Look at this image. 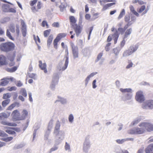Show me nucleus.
I'll use <instances>...</instances> for the list:
<instances>
[{
	"instance_id": "obj_35",
	"label": "nucleus",
	"mask_w": 153,
	"mask_h": 153,
	"mask_svg": "<svg viewBox=\"0 0 153 153\" xmlns=\"http://www.w3.org/2000/svg\"><path fill=\"white\" fill-rule=\"evenodd\" d=\"M153 150V144L150 145L146 149V153H150Z\"/></svg>"
},
{
	"instance_id": "obj_54",
	"label": "nucleus",
	"mask_w": 153,
	"mask_h": 153,
	"mask_svg": "<svg viewBox=\"0 0 153 153\" xmlns=\"http://www.w3.org/2000/svg\"><path fill=\"white\" fill-rule=\"evenodd\" d=\"M52 26L53 27H58L59 26V25L58 22H54L52 24Z\"/></svg>"
},
{
	"instance_id": "obj_19",
	"label": "nucleus",
	"mask_w": 153,
	"mask_h": 153,
	"mask_svg": "<svg viewBox=\"0 0 153 153\" xmlns=\"http://www.w3.org/2000/svg\"><path fill=\"white\" fill-rule=\"evenodd\" d=\"M69 19L70 24L72 27L74 26V25H76V24L77 20L75 17L73 16H69Z\"/></svg>"
},
{
	"instance_id": "obj_38",
	"label": "nucleus",
	"mask_w": 153,
	"mask_h": 153,
	"mask_svg": "<svg viewBox=\"0 0 153 153\" xmlns=\"http://www.w3.org/2000/svg\"><path fill=\"white\" fill-rule=\"evenodd\" d=\"M13 139V137H7L6 138H2L0 139L1 140L4 141L5 142H8L12 140Z\"/></svg>"
},
{
	"instance_id": "obj_4",
	"label": "nucleus",
	"mask_w": 153,
	"mask_h": 153,
	"mask_svg": "<svg viewBox=\"0 0 153 153\" xmlns=\"http://www.w3.org/2000/svg\"><path fill=\"white\" fill-rule=\"evenodd\" d=\"M135 128L129 130V133L131 134H140L143 133L145 131L143 128Z\"/></svg>"
},
{
	"instance_id": "obj_20",
	"label": "nucleus",
	"mask_w": 153,
	"mask_h": 153,
	"mask_svg": "<svg viewBox=\"0 0 153 153\" xmlns=\"http://www.w3.org/2000/svg\"><path fill=\"white\" fill-rule=\"evenodd\" d=\"M1 123L3 125L9 126H16L17 125L15 123H10L6 120L2 121L1 122Z\"/></svg>"
},
{
	"instance_id": "obj_11",
	"label": "nucleus",
	"mask_w": 153,
	"mask_h": 153,
	"mask_svg": "<svg viewBox=\"0 0 153 153\" xmlns=\"http://www.w3.org/2000/svg\"><path fill=\"white\" fill-rule=\"evenodd\" d=\"M21 25L22 27L21 29L22 34L24 37H25L26 35V26L24 21L23 20L21 21Z\"/></svg>"
},
{
	"instance_id": "obj_27",
	"label": "nucleus",
	"mask_w": 153,
	"mask_h": 153,
	"mask_svg": "<svg viewBox=\"0 0 153 153\" xmlns=\"http://www.w3.org/2000/svg\"><path fill=\"white\" fill-rule=\"evenodd\" d=\"M116 3L115 2H113L112 3H108L105 5H103L102 8V10H106L111 6L114 5Z\"/></svg>"
},
{
	"instance_id": "obj_62",
	"label": "nucleus",
	"mask_w": 153,
	"mask_h": 153,
	"mask_svg": "<svg viewBox=\"0 0 153 153\" xmlns=\"http://www.w3.org/2000/svg\"><path fill=\"white\" fill-rule=\"evenodd\" d=\"M8 12H11L13 13H15L16 12V10H15L14 8H9V10L8 11Z\"/></svg>"
},
{
	"instance_id": "obj_44",
	"label": "nucleus",
	"mask_w": 153,
	"mask_h": 153,
	"mask_svg": "<svg viewBox=\"0 0 153 153\" xmlns=\"http://www.w3.org/2000/svg\"><path fill=\"white\" fill-rule=\"evenodd\" d=\"M42 26L43 27H46V28H49V25L48 24V22L46 21H43L41 24Z\"/></svg>"
},
{
	"instance_id": "obj_47",
	"label": "nucleus",
	"mask_w": 153,
	"mask_h": 153,
	"mask_svg": "<svg viewBox=\"0 0 153 153\" xmlns=\"http://www.w3.org/2000/svg\"><path fill=\"white\" fill-rule=\"evenodd\" d=\"M21 94L25 97H26L27 96V94L26 91L24 89L22 88L20 91Z\"/></svg>"
},
{
	"instance_id": "obj_41",
	"label": "nucleus",
	"mask_w": 153,
	"mask_h": 153,
	"mask_svg": "<svg viewBox=\"0 0 153 153\" xmlns=\"http://www.w3.org/2000/svg\"><path fill=\"white\" fill-rule=\"evenodd\" d=\"M6 35L10 39L12 40H14V38L11 36L10 33L8 30H7Z\"/></svg>"
},
{
	"instance_id": "obj_29",
	"label": "nucleus",
	"mask_w": 153,
	"mask_h": 153,
	"mask_svg": "<svg viewBox=\"0 0 153 153\" xmlns=\"http://www.w3.org/2000/svg\"><path fill=\"white\" fill-rule=\"evenodd\" d=\"M138 48V46L136 45H133L130 47L128 48L131 52H132V53L135 52Z\"/></svg>"
},
{
	"instance_id": "obj_42",
	"label": "nucleus",
	"mask_w": 153,
	"mask_h": 153,
	"mask_svg": "<svg viewBox=\"0 0 153 153\" xmlns=\"http://www.w3.org/2000/svg\"><path fill=\"white\" fill-rule=\"evenodd\" d=\"M51 31V30L49 29L44 31L43 33L44 36L45 37H47L50 34V33Z\"/></svg>"
},
{
	"instance_id": "obj_64",
	"label": "nucleus",
	"mask_w": 153,
	"mask_h": 153,
	"mask_svg": "<svg viewBox=\"0 0 153 153\" xmlns=\"http://www.w3.org/2000/svg\"><path fill=\"white\" fill-rule=\"evenodd\" d=\"M74 119L73 115L72 114H70L68 117L69 120L70 122H72Z\"/></svg>"
},
{
	"instance_id": "obj_3",
	"label": "nucleus",
	"mask_w": 153,
	"mask_h": 153,
	"mask_svg": "<svg viewBox=\"0 0 153 153\" xmlns=\"http://www.w3.org/2000/svg\"><path fill=\"white\" fill-rule=\"evenodd\" d=\"M135 98L136 100L139 102L141 103L145 100L144 96L143 91H139L136 92Z\"/></svg>"
},
{
	"instance_id": "obj_28",
	"label": "nucleus",
	"mask_w": 153,
	"mask_h": 153,
	"mask_svg": "<svg viewBox=\"0 0 153 153\" xmlns=\"http://www.w3.org/2000/svg\"><path fill=\"white\" fill-rule=\"evenodd\" d=\"M66 51H67V55L66 56V59L65 61V67H64V68H62L63 70H65V69L67 68L68 66V51L67 50Z\"/></svg>"
},
{
	"instance_id": "obj_48",
	"label": "nucleus",
	"mask_w": 153,
	"mask_h": 153,
	"mask_svg": "<svg viewBox=\"0 0 153 153\" xmlns=\"http://www.w3.org/2000/svg\"><path fill=\"white\" fill-rule=\"evenodd\" d=\"M128 64L126 67V69L129 68L133 66V63L131 60H129L128 61Z\"/></svg>"
},
{
	"instance_id": "obj_45",
	"label": "nucleus",
	"mask_w": 153,
	"mask_h": 153,
	"mask_svg": "<svg viewBox=\"0 0 153 153\" xmlns=\"http://www.w3.org/2000/svg\"><path fill=\"white\" fill-rule=\"evenodd\" d=\"M11 97V95L9 93H7L4 94L3 95V99H8Z\"/></svg>"
},
{
	"instance_id": "obj_49",
	"label": "nucleus",
	"mask_w": 153,
	"mask_h": 153,
	"mask_svg": "<svg viewBox=\"0 0 153 153\" xmlns=\"http://www.w3.org/2000/svg\"><path fill=\"white\" fill-rule=\"evenodd\" d=\"M8 135L4 131L0 130V136L1 137H7Z\"/></svg>"
},
{
	"instance_id": "obj_6",
	"label": "nucleus",
	"mask_w": 153,
	"mask_h": 153,
	"mask_svg": "<svg viewBox=\"0 0 153 153\" xmlns=\"http://www.w3.org/2000/svg\"><path fill=\"white\" fill-rule=\"evenodd\" d=\"M70 45L74 58H78V51L77 46L75 45L74 43L73 42L71 43Z\"/></svg>"
},
{
	"instance_id": "obj_5",
	"label": "nucleus",
	"mask_w": 153,
	"mask_h": 153,
	"mask_svg": "<svg viewBox=\"0 0 153 153\" xmlns=\"http://www.w3.org/2000/svg\"><path fill=\"white\" fill-rule=\"evenodd\" d=\"M142 108L144 109L148 108L150 109L153 108V100H149L144 102L142 105Z\"/></svg>"
},
{
	"instance_id": "obj_21",
	"label": "nucleus",
	"mask_w": 153,
	"mask_h": 153,
	"mask_svg": "<svg viewBox=\"0 0 153 153\" xmlns=\"http://www.w3.org/2000/svg\"><path fill=\"white\" fill-rule=\"evenodd\" d=\"M28 112L27 110L24 109L22 112V115L21 116V118L19 119L20 120H24L28 116Z\"/></svg>"
},
{
	"instance_id": "obj_12",
	"label": "nucleus",
	"mask_w": 153,
	"mask_h": 153,
	"mask_svg": "<svg viewBox=\"0 0 153 153\" xmlns=\"http://www.w3.org/2000/svg\"><path fill=\"white\" fill-rule=\"evenodd\" d=\"M8 64V62L6 60V58L3 55L0 56V66L6 65Z\"/></svg>"
},
{
	"instance_id": "obj_52",
	"label": "nucleus",
	"mask_w": 153,
	"mask_h": 153,
	"mask_svg": "<svg viewBox=\"0 0 153 153\" xmlns=\"http://www.w3.org/2000/svg\"><path fill=\"white\" fill-rule=\"evenodd\" d=\"M111 45V43H108L105 47V49L106 51H108L110 49V46Z\"/></svg>"
},
{
	"instance_id": "obj_40",
	"label": "nucleus",
	"mask_w": 153,
	"mask_h": 153,
	"mask_svg": "<svg viewBox=\"0 0 153 153\" xmlns=\"http://www.w3.org/2000/svg\"><path fill=\"white\" fill-rule=\"evenodd\" d=\"M59 41V40L58 39H56V38L54 40L53 42V47L56 49H57V44Z\"/></svg>"
},
{
	"instance_id": "obj_32",
	"label": "nucleus",
	"mask_w": 153,
	"mask_h": 153,
	"mask_svg": "<svg viewBox=\"0 0 153 153\" xmlns=\"http://www.w3.org/2000/svg\"><path fill=\"white\" fill-rule=\"evenodd\" d=\"M132 54V52L128 49L125 51L123 54V56L124 57H126L129 56Z\"/></svg>"
},
{
	"instance_id": "obj_2",
	"label": "nucleus",
	"mask_w": 153,
	"mask_h": 153,
	"mask_svg": "<svg viewBox=\"0 0 153 153\" xmlns=\"http://www.w3.org/2000/svg\"><path fill=\"white\" fill-rule=\"evenodd\" d=\"M140 127L144 128L148 131L150 132L153 131V124L149 122H143L139 125Z\"/></svg>"
},
{
	"instance_id": "obj_58",
	"label": "nucleus",
	"mask_w": 153,
	"mask_h": 153,
	"mask_svg": "<svg viewBox=\"0 0 153 153\" xmlns=\"http://www.w3.org/2000/svg\"><path fill=\"white\" fill-rule=\"evenodd\" d=\"M65 7H66L65 5L62 4L59 6V8L60 9V10L62 11H63Z\"/></svg>"
},
{
	"instance_id": "obj_7",
	"label": "nucleus",
	"mask_w": 153,
	"mask_h": 153,
	"mask_svg": "<svg viewBox=\"0 0 153 153\" xmlns=\"http://www.w3.org/2000/svg\"><path fill=\"white\" fill-rule=\"evenodd\" d=\"M120 91L122 93H128L126 95V98L127 100L130 99L132 96V94H131L132 90L130 88L123 89L121 88L120 89Z\"/></svg>"
},
{
	"instance_id": "obj_9",
	"label": "nucleus",
	"mask_w": 153,
	"mask_h": 153,
	"mask_svg": "<svg viewBox=\"0 0 153 153\" xmlns=\"http://www.w3.org/2000/svg\"><path fill=\"white\" fill-rule=\"evenodd\" d=\"M115 30V28L114 27H112L111 28V31L112 32H114ZM115 31L114 33L112 35V36L114 38V43L115 44L116 43L118 38L119 36V33H118V31L116 29H115Z\"/></svg>"
},
{
	"instance_id": "obj_55",
	"label": "nucleus",
	"mask_w": 153,
	"mask_h": 153,
	"mask_svg": "<svg viewBox=\"0 0 153 153\" xmlns=\"http://www.w3.org/2000/svg\"><path fill=\"white\" fill-rule=\"evenodd\" d=\"M34 39L36 42H38L39 43H40V40L38 36H37L36 37L35 35H33Z\"/></svg>"
},
{
	"instance_id": "obj_15",
	"label": "nucleus",
	"mask_w": 153,
	"mask_h": 153,
	"mask_svg": "<svg viewBox=\"0 0 153 153\" xmlns=\"http://www.w3.org/2000/svg\"><path fill=\"white\" fill-rule=\"evenodd\" d=\"M131 24L132 23H128L123 28L122 27L119 28L117 30L121 34H123L124 33V32L126 31V30L129 26L131 25Z\"/></svg>"
},
{
	"instance_id": "obj_43",
	"label": "nucleus",
	"mask_w": 153,
	"mask_h": 153,
	"mask_svg": "<svg viewBox=\"0 0 153 153\" xmlns=\"http://www.w3.org/2000/svg\"><path fill=\"white\" fill-rule=\"evenodd\" d=\"M17 104L16 102H15L12 103L7 108V110H12L14 107H15Z\"/></svg>"
},
{
	"instance_id": "obj_50",
	"label": "nucleus",
	"mask_w": 153,
	"mask_h": 153,
	"mask_svg": "<svg viewBox=\"0 0 153 153\" xmlns=\"http://www.w3.org/2000/svg\"><path fill=\"white\" fill-rule=\"evenodd\" d=\"M130 19V16L129 15L128 16H126L125 17V18H124L125 21L126 22L128 23H131L130 22H129Z\"/></svg>"
},
{
	"instance_id": "obj_16",
	"label": "nucleus",
	"mask_w": 153,
	"mask_h": 153,
	"mask_svg": "<svg viewBox=\"0 0 153 153\" xmlns=\"http://www.w3.org/2000/svg\"><path fill=\"white\" fill-rule=\"evenodd\" d=\"M39 66L41 69L44 71L45 73H47V71L46 69V65L45 63H42V61L41 60L39 61Z\"/></svg>"
},
{
	"instance_id": "obj_60",
	"label": "nucleus",
	"mask_w": 153,
	"mask_h": 153,
	"mask_svg": "<svg viewBox=\"0 0 153 153\" xmlns=\"http://www.w3.org/2000/svg\"><path fill=\"white\" fill-rule=\"evenodd\" d=\"M93 29V27H90L89 29V35H88V39H89L90 38V35L91 34V32H92Z\"/></svg>"
},
{
	"instance_id": "obj_46",
	"label": "nucleus",
	"mask_w": 153,
	"mask_h": 153,
	"mask_svg": "<svg viewBox=\"0 0 153 153\" xmlns=\"http://www.w3.org/2000/svg\"><path fill=\"white\" fill-rule=\"evenodd\" d=\"M125 14V10L124 9H123L122 10L121 12L120 13L119 15L118 19H121Z\"/></svg>"
},
{
	"instance_id": "obj_24",
	"label": "nucleus",
	"mask_w": 153,
	"mask_h": 153,
	"mask_svg": "<svg viewBox=\"0 0 153 153\" xmlns=\"http://www.w3.org/2000/svg\"><path fill=\"white\" fill-rule=\"evenodd\" d=\"M9 83V81L7 78H4L1 80L0 82V86H4Z\"/></svg>"
},
{
	"instance_id": "obj_34",
	"label": "nucleus",
	"mask_w": 153,
	"mask_h": 153,
	"mask_svg": "<svg viewBox=\"0 0 153 153\" xmlns=\"http://www.w3.org/2000/svg\"><path fill=\"white\" fill-rule=\"evenodd\" d=\"M130 9L131 11L133 13L134 15L137 16H139V14L135 10L134 7L132 5H131L130 7Z\"/></svg>"
},
{
	"instance_id": "obj_22",
	"label": "nucleus",
	"mask_w": 153,
	"mask_h": 153,
	"mask_svg": "<svg viewBox=\"0 0 153 153\" xmlns=\"http://www.w3.org/2000/svg\"><path fill=\"white\" fill-rule=\"evenodd\" d=\"M10 113L7 112L6 113L2 112L0 113V119L8 118L10 115Z\"/></svg>"
},
{
	"instance_id": "obj_39",
	"label": "nucleus",
	"mask_w": 153,
	"mask_h": 153,
	"mask_svg": "<svg viewBox=\"0 0 153 153\" xmlns=\"http://www.w3.org/2000/svg\"><path fill=\"white\" fill-rule=\"evenodd\" d=\"M10 101V99H7L3 101L2 102L3 107H5L9 103Z\"/></svg>"
},
{
	"instance_id": "obj_10",
	"label": "nucleus",
	"mask_w": 153,
	"mask_h": 153,
	"mask_svg": "<svg viewBox=\"0 0 153 153\" xmlns=\"http://www.w3.org/2000/svg\"><path fill=\"white\" fill-rule=\"evenodd\" d=\"M20 115L19 111L17 110H15L13 111L12 114L13 117L16 120H20L19 119L21 118Z\"/></svg>"
},
{
	"instance_id": "obj_33",
	"label": "nucleus",
	"mask_w": 153,
	"mask_h": 153,
	"mask_svg": "<svg viewBox=\"0 0 153 153\" xmlns=\"http://www.w3.org/2000/svg\"><path fill=\"white\" fill-rule=\"evenodd\" d=\"M15 56L16 53L15 52H13L9 54L7 57L9 60L11 62H12L14 60Z\"/></svg>"
},
{
	"instance_id": "obj_25",
	"label": "nucleus",
	"mask_w": 153,
	"mask_h": 153,
	"mask_svg": "<svg viewBox=\"0 0 153 153\" xmlns=\"http://www.w3.org/2000/svg\"><path fill=\"white\" fill-rule=\"evenodd\" d=\"M9 8L10 5L7 4H3L2 6V10L4 12L8 13Z\"/></svg>"
},
{
	"instance_id": "obj_14",
	"label": "nucleus",
	"mask_w": 153,
	"mask_h": 153,
	"mask_svg": "<svg viewBox=\"0 0 153 153\" xmlns=\"http://www.w3.org/2000/svg\"><path fill=\"white\" fill-rule=\"evenodd\" d=\"M42 7V3L40 1L37 2L36 7L33 6L31 8V10L33 12H36L39 11V10L41 9Z\"/></svg>"
},
{
	"instance_id": "obj_31",
	"label": "nucleus",
	"mask_w": 153,
	"mask_h": 153,
	"mask_svg": "<svg viewBox=\"0 0 153 153\" xmlns=\"http://www.w3.org/2000/svg\"><path fill=\"white\" fill-rule=\"evenodd\" d=\"M67 35V34L65 33H60L59 34L56 38L60 41L62 38L65 37Z\"/></svg>"
},
{
	"instance_id": "obj_18",
	"label": "nucleus",
	"mask_w": 153,
	"mask_h": 153,
	"mask_svg": "<svg viewBox=\"0 0 153 153\" xmlns=\"http://www.w3.org/2000/svg\"><path fill=\"white\" fill-rule=\"evenodd\" d=\"M137 11L139 13L143 12L142 13V15H143L147 12L148 10L146 9V6L145 5H143L137 10Z\"/></svg>"
},
{
	"instance_id": "obj_37",
	"label": "nucleus",
	"mask_w": 153,
	"mask_h": 153,
	"mask_svg": "<svg viewBox=\"0 0 153 153\" xmlns=\"http://www.w3.org/2000/svg\"><path fill=\"white\" fill-rule=\"evenodd\" d=\"M53 38V35L52 34L50 35L48 37L47 42L48 46H50V45L52 42Z\"/></svg>"
},
{
	"instance_id": "obj_8",
	"label": "nucleus",
	"mask_w": 153,
	"mask_h": 153,
	"mask_svg": "<svg viewBox=\"0 0 153 153\" xmlns=\"http://www.w3.org/2000/svg\"><path fill=\"white\" fill-rule=\"evenodd\" d=\"M72 27L74 29L76 36H78L81 33L82 29V27L79 25H76Z\"/></svg>"
},
{
	"instance_id": "obj_26",
	"label": "nucleus",
	"mask_w": 153,
	"mask_h": 153,
	"mask_svg": "<svg viewBox=\"0 0 153 153\" xmlns=\"http://www.w3.org/2000/svg\"><path fill=\"white\" fill-rule=\"evenodd\" d=\"M18 68L17 66H14L11 68H5V70L8 72L13 73L15 71L17 70Z\"/></svg>"
},
{
	"instance_id": "obj_63",
	"label": "nucleus",
	"mask_w": 153,
	"mask_h": 153,
	"mask_svg": "<svg viewBox=\"0 0 153 153\" xmlns=\"http://www.w3.org/2000/svg\"><path fill=\"white\" fill-rule=\"evenodd\" d=\"M65 147L66 150H69L70 149V145L67 142L65 143Z\"/></svg>"
},
{
	"instance_id": "obj_51",
	"label": "nucleus",
	"mask_w": 153,
	"mask_h": 153,
	"mask_svg": "<svg viewBox=\"0 0 153 153\" xmlns=\"http://www.w3.org/2000/svg\"><path fill=\"white\" fill-rule=\"evenodd\" d=\"M126 141V140L125 139H123L122 140L117 139L116 140V142L119 144H121Z\"/></svg>"
},
{
	"instance_id": "obj_61",
	"label": "nucleus",
	"mask_w": 153,
	"mask_h": 153,
	"mask_svg": "<svg viewBox=\"0 0 153 153\" xmlns=\"http://www.w3.org/2000/svg\"><path fill=\"white\" fill-rule=\"evenodd\" d=\"M35 74L33 73H29L28 74V76L29 77L34 79H35Z\"/></svg>"
},
{
	"instance_id": "obj_59",
	"label": "nucleus",
	"mask_w": 153,
	"mask_h": 153,
	"mask_svg": "<svg viewBox=\"0 0 153 153\" xmlns=\"http://www.w3.org/2000/svg\"><path fill=\"white\" fill-rule=\"evenodd\" d=\"M8 90L10 91H15L16 89V87L15 86H13L11 87H8Z\"/></svg>"
},
{
	"instance_id": "obj_30",
	"label": "nucleus",
	"mask_w": 153,
	"mask_h": 153,
	"mask_svg": "<svg viewBox=\"0 0 153 153\" xmlns=\"http://www.w3.org/2000/svg\"><path fill=\"white\" fill-rule=\"evenodd\" d=\"M67 35V34L65 33H60L59 34L56 38L60 41L62 38L65 37Z\"/></svg>"
},
{
	"instance_id": "obj_53",
	"label": "nucleus",
	"mask_w": 153,
	"mask_h": 153,
	"mask_svg": "<svg viewBox=\"0 0 153 153\" xmlns=\"http://www.w3.org/2000/svg\"><path fill=\"white\" fill-rule=\"evenodd\" d=\"M140 121V120L139 119H136L132 122V125H134L138 123Z\"/></svg>"
},
{
	"instance_id": "obj_1",
	"label": "nucleus",
	"mask_w": 153,
	"mask_h": 153,
	"mask_svg": "<svg viewBox=\"0 0 153 153\" xmlns=\"http://www.w3.org/2000/svg\"><path fill=\"white\" fill-rule=\"evenodd\" d=\"M15 48L14 44L11 42H7L1 44L0 45V50L2 51L7 52L13 50Z\"/></svg>"
},
{
	"instance_id": "obj_57",
	"label": "nucleus",
	"mask_w": 153,
	"mask_h": 153,
	"mask_svg": "<svg viewBox=\"0 0 153 153\" xmlns=\"http://www.w3.org/2000/svg\"><path fill=\"white\" fill-rule=\"evenodd\" d=\"M113 51L114 53L116 55H117L119 52V50L117 48H114Z\"/></svg>"
},
{
	"instance_id": "obj_13",
	"label": "nucleus",
	"mask_w": 153,
	"mask_h": 153,
	"mask_svg": "<svg viewBox=\"0 0 153 153\" xmlns=\"http://www.w3.org/2000/svg\"><path fill=\"white\" fill-rule=\"evenodd\" d=\"M6 132L10 134H16L15 131L13 130H15V128L9 127H5L4 128Z\"/></svg>"
},
{
	"instance_id": "obj_56",
	"label": "nucleus",
	"mask_w": 153,
	"mask_h": 153,
	"mask_svg": "<svg viewBox=\"0 0 153 153\" xmlns=\"http://www.w3.org/2000/svg\"><path fill=\"white\" fill-rule=\"evenodd\" d=\"M37 2V0H33L31 1L30 2V6L33 7V6Z\"/></svg>"
},
{
	"instance_id": "obj_23",
	"label": "nucleus",
	"mask_w": 153,
	"mask_h": 153,
	"mask_svg": "<svg viewBox=\"0 0 153 153\" xmlns=\"http://www.w3.org/2000/svg\"><path fill=\"white\" fill-rule=\"evenodd\" d=\"M132 30L131 28L127 29L125 32L124 35L123 39H125L127 38L128 36L131 33Z\"/></svg>"
},
{
	"instance_id": "obj_36",
	"label": "nucleus",
	"mask_w": 153,
	"mask_h": 153,
	"mask_svg": "<svg viewBox=\"0 0 153 153\" xmlns=\"http://www.w3.org/2000/svg\"><path fill=\"white\" fill-rule=\"evenodd\" d=\"M115 0H100L99 1L100 4L103 5L104 4L109 2H115Z\"/></svg>"
},
{
	"instance_id": "obj_17",
	"label": "nucleus",
	"mask_w": 153,
	"mask_h": 153,
	"mask_svg": "<svg viewBox=\"0 0 153 153\" xmlns=\"http://www.w3.org/2000/svg\"><path fill=\"white\" fill-rule=\"evenodd\" d=\"M60 123L59 121L58 120L56 122L54 132V133L56 134V136L58 135L59 134V130L60 128Z\"/></svg>"
}]
</instances>
